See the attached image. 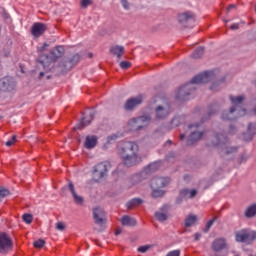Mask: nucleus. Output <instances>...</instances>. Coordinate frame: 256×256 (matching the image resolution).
Returning <instances> with one entry per match:
<instances>
[{
    "label": "nucleus",
    "mask_w": 256,
    "mask_h": 256,
    "mask_svg": "<svg viewBox=\"0 0 256 256\" xmlns=\"http://www.w3.org/2000/svg\"><path fill=\"white\" fill-rule=\"evenodd\" d=\"M244 215L247 219H252V217H255V215H256V204H252V205L248 206Z\"/></svg>",
    "instance_id": "29"
},
{
    "label": "nucleus",
    "mask_w": 256,
    "mask_h": 256,
    "mask_svg": "<svg viewBox=\"0 0 256 256\" xmlns=\"http://www.w3.org/2000/svg\"><path fill=\"white\" fill-rule=\"evenodd\" d=\"M179 195L185 199L187 197V195H189V189L185 188V189L180 190Z\"/></svg>",
    "instance_id": "45"
},
{
    "label": "nucleus",
    "mask_w": 256,
    "mask_h": 256,
    "mask_svg": "<svg viewBox=\"0 0 256 256\" xmlns=\"http://www.w3.org/2000/svg\"><path fill=\"white\" fill-rule=\"evenodd\" d=\"M178 21L184 27H191L195 23V14L192 12H184L178 15Z\"/></svg>",
    "instance_id": "13"
},
{
    "label": "nucleus",
    "mask_w": 256,
    "mask_h": 256,
    "mask_svg": "<svg viewBox=\"0 0 256 256\" xmlns=\"http://www.w3.org/2000/svg\"><path fill=\"white\" fill-rule=\"evenodd\" d=\"M229 143V138L225 134H214L209 147H219V145H227Z\"/></svg>",
    "instance_id": "15"
},
{
    "label": "nucleus",
    "mask_w": 256,
    "mask_h": 256,
    "mask_svg": "<svg viewBox=\"0 0 256 256\" xmlns=\"http://www.w3.org/2000/svg\"><path fill=\"white\" fill-rule=\"evenodd\" d=\"M121 3L124 9H129V2L127 0H121Z\"/></svg>",
    "instance_id": "50"
},
{
    "label": "nucleus",
    "mask_w": 256,
    "mask_h": 256,
    "mask_svg": "<svg viewBox=\"0 0 256 256\" xmlns=\"http://www.w3.org/2000/svg\"><path fill=\"white\" fill-rule=\"evenodd\" d=\"M141 103H143L142 94L136 97L129 98L124 104V109L125 111H133V109H135V107H139Z\"/></svg>",
    "instance_id": "14"
},
{
    "label": "nucleus",
    "mask_w": 256,
    "mask_h": 256,
    "mask_svg": "<svg viewBox=\"0 0 256 256\" xmlns=\"http://www.w3.org/2000/svg\"><path fill=\"white\" fill-rule=\"evenodd\" d=\"M117 151L125 167H135L143 162V157L139 154V144L136 142H122L119 144Z\"/></svg>",
    "instance_id": "1"
},
{
    "label": "nucleus",
    "mask_w": 256,
    "mask_h": 256,
    "mask_svg": "<svg viewBox=\"0 0 256 256\" xmlns=\"http://www.w3.org/2000/svg\"><path fill=\"white\" fill-rule=\"evenodd\" d=\"M121 69H124L125 71L131 67V62L129 61H122L120 62Z\"/></svg>",
    "instance_id": "40"
},
{
    "label": "nucleus",
    "mask_w": 256,
    "mask_h": 256,
    "mask_svg": "<svg viewBox=\"0 0 256 256\" xmlns=\"http://www.w3.org/2000/svg\"><path fill=\"white\" fill-rule=\"evenodd\" d=\"M183 139H185V134L180 135V141H183Z\"/></svg>",
    "instance_id": "59"
},
{
    "label": "nucleus",
    "mask_w": 256,
    "mask_h": 256,
    "mask_svg": "<svg viewBox=\"0 0 256 256\" xmlns=\"http://www.w3.org/2000/svg\"><path fill=\"white\" fill-rule=\"evenodd\" d=\"M247 159H249V156H247V154H241V156L237 160L238 165H241V163H246Z\"/></svg>",
    "instance_id": "39"
},
{
    "label": "nucleus",
    "mask_w": 256,
    "mask_h": 256,
    "mask_svg": "<svg viewBox=\"0 0 256 256\" xmlns=\"http://www.w3.org/2000/svg\"><path fill=\"white\" fill-rule=\"evenodd\" d=\"M230 133H235V126L234 125H230Z\"/></svg>",
    "instance_id": "54"
},
{
    "label": "nucleus",
    "mask_w": 256,
    "mask_h": 256,
    "mask_svg": "<svg viewBox=\"0 0 256 256\" xmlns=\"http://www.w3.org/2000/svg\"><path fill=\"white\" fill-rule=\"evenodd\" d=\"M213 78V71H206L194 76L191 81L179 88L176 94L178 101H187L191 92L195 91L193 85H201L203 83H209Z\"/></svg>",
    "instance_id": "2"
},
{
    "label": "nucleus",
    "mask_w": 256,
    "mask_h": 256,
    "mask_svg": "<svg viewBox=\"0 0 256 256\" xmlns=\"http://www.w3.org/2000/svg\"><path fill=\"white\" fill-rule=\"evenodd\" d=\"M155 171H157V163L150 164L144 171L132 175L130 183H132V185H139V183H142V181L147 179V175H149V173H155Z\"/></svg>",
    "instance_id": "7"
},
{
    "label": "nucleus",
    "mask_w": 256,
    "mask_h": 256,
    "mask_svg": "<svg viewBox=\"0 0 256 256\" xmlns=\"http://www.w3.org/2000/svg\"><path fill=\"white\" fill-rule=\"evenodd\" d=\"M148 249H151V246L149 245L140 246L138 248V253H147Z\"/></svg>",
    "instance_id": "42"
},
{
    "label": "nucleus",
    "mask_w": 256,
    "mask_h": 256,
    "mask_svg": "<svg viewBox=\"0 0 256 256\" xmlns=\"http://www.w3.org/2000/svg\"><path fill=\"white\" fill-rule=\"evenodd\" d=\"M212 249L215 253H219V251H223V249H227V240L224 238H217L212 242Z\"/></svg>",
    "instance_id": "18"
},
{
    "label": "nucleus",
    "mask_w": 256,
    "mask_h": 256,
    "mask_svg": "<svg viewBox=\"0 0 256 256\" xmlns=\"http://www.w3.org/2000/svg\"><path fill=\"white\" fill-rule=\"evenodd\" d=\"M188 195H189V199H194V197H197V190L193 189L189 191Z\"/></svg>",
    "instance_id": "47"
},
{
    "label": "nucleus",
    "mask_w": 256,
    "mask_h": 256,
    "mask_svg": "<svg viewBox=\"0 0 256 256\" xmlns=\"http://www.w3.org/2000/svg\"><path fill=\"white\" fill-rule=\"evenodd\" d=\"M15 141H17V136L16 135H13L11 140H8L5 145L6 147H12L15 143Z\"/></svg>",
    "instance_id": "41"
},
{
    "label": "nucleus",
    "mask_w": 256,
    "mask_h": 256,
    "mask_svg": "<svg viewBox=\"0 0 256 256\" xmlns=\"http://www.w3.org/2000/svg\"><path fill=\"white\" fill-rule=\"evenodd\" d=\"M183 199L185 198L179 194V196L176 198L177 205H181V203H183Z\"/></svg>",
    "instance_id": "49"
},
{
    "label": "nucleus",
    "mask_w": 256,
    "mask_h": 256,
    "mask_svg": "<svg viewBox=\"0 0 256 256\" xmlns=\"http://www.w3.org/2000/svg\"><path fill=\"white\" fill-rule=\"evenodd\" d=\"M108 171L107 163L101 162L94 167V177H96V179H103Z\"/></svg>",
    "instance_id": "17"
},
{
    "label": "nucleus",
    "mask_w": 256,
    "mask_h": 256,
    "mask_svg": "<svg viewBox=\"0 0 256 256\" xmlns=\"http://www.w3.org/2000/svg\"><path fill=\"white\" fill-rule=\"evenodd\" d=\"M152 197L154 199H159L165 195V191L161 190V188H152Z\"/></svg>",
    "instance_id": "32"
},
{
    "label": "nucleus",
    "mask_w": 256,
    "mask_h": 256,
    "mask_svg": "<svg viewBox=\"0 0 256 256\" xmlns=\"http://www.w3.org/2000/svg\"><path fill=\"white\" fill-rule=\"evenodd\" d=\"M56 229H58V231H65V224H63V222H57Z\"/></svg>",
    "instance_id": "46"
},
{
    "label": "nucleus",
    "mask_w": 256,
    "mask_h": 256,
    "mask_svg": "<svg viewBox=\"0 0 256 256\" xmlns=\"http://www.w3.org/2000/svg\"><path fill=\"white\" fill-rule=\"evenodd\" d=\"M166 256H181V250L170 251Z\"/></svg>",
    "instance_id": "44"
},
{
    "label": "nucleus",
    "mask_w": 256,
    "mask_h": 256,
    "mask_svg": "<svg viewBox=\"0 0 256 256\" xmlns=\"http://www.w3.org/2000/svg\"><path fill=\"white\" fill-rule=\"evenodd\" d=\"M22 219L24 223H27L28 225H31L33 223V215L32 214H23Z\"/></svg>",
    "instance_id": "34"
},
{
    "label": "nucleus",
    "mask_w": 256,
    "mask_h": 256,
    "mask_svg": "<svg viewBox=\"0 0 256 256\" xmlns=\"http://www.w3.org/2000/svg\"><path fill=\"white\" fill-rule=\"evenodd\" d=\"M169 178L163 177H154L150 182L151 189H163V187H167V184L170 183Z\"/></svg>",
    "instance_id": "16"
},
{
    "label": "nucleus",
    "mask_w": 256,
    "mask_h": 256,
    "mask_svg": "<svg viewBox=\"0 0 256 256\" xmlns=\"http://www.w3.org/2000/svg\"><path fill=\"white\" fill-rule=\"evenodd\" d=\"M193 127H195V129H199V127H201V123H196V124L188 125V129H190V130H192Z\"/></svg>",
    "instance_id": "48"
},
{
    "label": "nucleus",
    "mask_w": 256,
    "mask_h": 256,
    "mask_svg": "<svg viewBox=\"0 0 256 256\" xmlns=\"http://www.w3.org/2000/svg\"><path fill=\"white\" fill-rule=\"evenodd\" d=\"M44 76H45V72H40L38 79L41 80V79H43Z\"/></svg>",
    "instance_id": "55"
},
{
    "label": "nucleus",
    "mask_w": 256,
    "mask_h": 256,
    "mask_svg": "<svg viewBox=\"0 0 256 256\" xmlns=\"http://www.w3.org/2000/svg\"><path fill=\"white\" fill-rule=\"evenodd\" d=\"M47 47H49V45L47 43H44L40 48V53H43L45 49H47Z\"/></svg>",
    "instance_id": "52"
},
{
    "label": "nucleus",
    "mask_w": 256,
    "mask_h": 256,
    "mask_svg": "<svg viewBox=\"0 0 256 256\" xmlns=\"http://www.w3.org/2000/svg\"><path fill=\"white\" fill-rule=\"evenodd\" d=\"M215 221H217V216H215L212 220H209L207 222L206 227L204 229V233H209V229L213 227V223H215Z\"/></svg>",
    "instance_id": "36"
},
{
    "label": "nucleus",
    "mask_w": 256,
    "mask_h": 256,
    "mask_svg": "<svg viewBox=\"0 0 256 256\" xmlns=\"http://www.w3.org/2000/svg\"><path fill=\"white\" fill-rule=\"evenodd\" d=\"M155 113H156V119H158L159 121L163 119H167V117H169V109L163 106H158L155 109Z\"/></svg>",
    "instance_id": "24"
},
{
    "label": "nucleus",
    "mask_w": 256,
    "mask_h": 256,
    "mask_svg": "<svg viewBox=\"0 0 256 256\" xmlns=\"http://www.w3.org/2000/svg\"><path fill=\"white\" fill-rule=\"evenodd\" d=\"M47 24L43 22H35L31 27V35L34 39H39L42 35H45V31H47Z\"/></svg>",
    "instance_id": "12"
},
{
    "label": "nucleus",
    "mask_w": 256,
    "mask_h": 256,
    "mask_svg": "<svg viewBox=\"0 0 256 256\" xmlns=\"http://www.w3.org/2000/svg\"><path fill=\"white\" fill-rule=\"evenodd\" d=\"M92 1L91 0H81V6L83 7V9H87V7H89V5H92Z\"/></svg>",
    "instance_id": "43"
},
{
    "label": "nucleus",
    "mask_w": 256,
    "mask_h": 256,
    "mask_svg": "<svg viewBox=\"0 0 256 256\" xmlns=\"http://www.w3.org/2000/svg\"><path fill=\"white\" fill-rule=\"evenodd\" d=\"M93 119H95V112H90L89 118L87 119V117L83 116L81 121L75 126V129H85V127L91 125V121H93Z\"/></svg>",
    "instance_id": "20"
},
{
    "label": "nucleus",
    "mask_w": 256,
    "mask_h": 256,
    "mask_svg": "<svg viewBox=\"0 0 256 256\" xmlns=\"http://www.w3.org/2000/svg\"><path fill=\"white\" fill-rule=\"evenodd\" d=\"M215 113H217L215 106H210L209 111L207 113V117H203L201 120V123H205V121H207V119H209L210 117H213V115H215Z\"/></svg>",
    "instance_id": "33"
},
{
    "label": "nucleus",
    "mask_w": 256,
    "mask_h": 256,
    "mask_svg": "<svg viewBox=\"0 0 256 256\" xmlns=\"http://www.w3.org/2000/svg\"><path fill=\"white\" fill-rule=\"evenodd\" d=\"M143 203L141 198H133L132 200L127 202L128 209H135V207H139Z\"/></svg>",
    "instance_id": "30"
},
{
    "label": "nucleus",
    "mask_w": 256,
    "mask_h": 256,
    "mask_svg": "<svg viewBox=\"0 0 256 256\" xmlns=\"http://www.w3.org/2000/svg\"><path fill=\"white\" fill-rule=\"evenodd\" d=\"M121 223L124 227H135L137 220L129 215H124L121 218Z\"/></svg>",
    "instance_id": "25"
},
{
    "label": "nucleus",
    "mask_w": 256,
    "mask_h": 256,
    "mask_svg": "<svg viewBox=\"0 0 256 256\" xmlns=\"http://www.w3.org/2000/svg\"><path fill=\"white\" fill-rule=\"evenodd\" d=\"M110 52L112 53V55H116L118 59H121V57H123V54L125 53V47L116 45L110 49Z\"/></svg>",
    "instance_id": "28"
},
{
    "label": "nucleus",
    "mask_w": 256,
    "mask_h": 256,
    "mask_svg": "<svg viewBox=\"0 0 256 256\" xmlns=\"http://www.w3.org/2000/svg\"><path fill=\"white\" fill-rule=\"evenodd\" d=\"M13 249V240L7 232H0V253L7 255Z\"/></svg>",
    "instance_id": "8"
},
{
    "label": "nucleus",
    "mask_w": 256,
    "mask_h": 256,
    "mask_svg": "<svg viewBox=\"0 0 256 256\" xmlns=\"http://www.w3.org/2000/svg\"><path fill=\"white\" fill-rule=\"evenodd\" d=\"M80 59H81V56L79 54H74L68 60H64L60 62L59 69L61 73H67V71H71V69H73V66L79 63Z\"/></svg>",
    "instance_id": "10"
},
{
    "label": "nucleus",
    "mask_w": 256,
    "mask_h": 256,
    "mask_svg": "<svg viewBox=\"0 0 256 256\" xmlns=\"http://www.w3.org/2000/svg\"><path fill=\"white\" fill-rule=\"evenodd\" d=\"M201 137H203V132H199L195 130L192 131L187 139L186 145L188 146L195 145V143H197V141H199Z\"/></svg>",
    "instance_id": "21"
},
{
    "label": "nucleus",
    "mask_w": 256,
    "mask_h": 256,
    "mask_svg": "<svg viewBox=\"0 0 256 256\" xmlns=\"http://www.w3.org/2000/svg\"><path fill=\"white\" fill-rule=\"evenodd\" d=\"M65 54V48L63 46H57L50 51V56L47 54H41L37 58L38 67H42L46 73L52 71L53 63Z\"/></svg>",
    "instance_id": "4"
},
{
    "label": "nucleus",
    "mask_w": 256,
    "mask_h": 256,
    "mask_svg": "<svg viewBox=\"0 0 256 256\" xmlns=\"http://www.w3.org/2000/svg\"><path fill=\"white\" fill-rule=\"evenodd\" d=\"M68 191L72 194L76 205H81L83 203V197L77 195V192H75V185L71 181L68 182Z\"/></svg>",
    "instance_id": "22"
},
{
    "label": "nucleus",
    "mask_w": 256,
    "mask_h": 256,
    "mask_svg": "<svg viewBox=\"0 0 256 256\" xmlns=\"http://www.w3.org/2000/svg\"><path fill=\"white\" fill-rule=\"evenodd\" d=\"M93 219L95 225H99V227H103L105 223H107V214L105 210L101 207H96L93 209Z\"/></svg>",
    "instance_id": "11"
},
{
    "label": "nucleus",
    "mask_w": 256,
    "mask_h": 256,
    "mask_svg": "<svg viewBox=\"0 0 256 256\" xmlns=\"http://www.w3.org/2000/svg\"><path fill=\"white\" fill-rule=\"evenodd\" d=\"M215 87H217V84L216 83L212 84V86L210 87L211 91H215Z\"/></svg>",
    "instance_id": "57"
},
{
    "label": "nucleus",
    "mask_w": 256,
    "mask_h": 256,
    "mask_svg": "<svg viewBox=\"0 0 256 256\" xmlns=\"http://www.w3.org/2000/svg\"><path fill=\"white\" fill-rule=\"evenodd\" d=\"M203 53H205L204 47L197 48L191 55L192 59H201L203 57Z\"/></svg>",
    "instance_id": "31"
},
{
    "label": "nucleus",
    "mask_w": 256,
    "mask_h": 256,
    "mask_svg": "<svg viewBox=\"0 0 256 256\" xmlns=\"http://www.w3.org/2000/svg\"><path fill=\"white\" fill-rule=\"evenodd\" d=\"M256 239V231L251 229H241L235 232L236 243H253Z\"/></svg>",
    "instance_id": "6"
},
{
    "label": "nucleus",
    "mask_w": 256,
    "mask_h": 256,
    "mask_svg": "<svg viewBox=\"0 0 256 256\" xmlns=\"http://www.w3.org/2000/svg\"><path fill=\"white\" fill-rule=\"evenodd\" d=\"M230 29H232V31H237V29H239V24L237 23L232 24Z\"/></svg>",
    "instance_id": "51"
},
{
    "label": "nucleus",
    "mask_w": 256,
    "mask_h": 256,
    "mask_svg": "<svg viewBox=\"0 0 256 256\" xmlns=\"http://www.w3.org/2000/svg\"><path fill=\"white\" fill-rule=\"evenodd\" d=\"M239 151V147L233 146V147H226L225 153L226 155H231L232 153H237Z\"/></svg>",
    "instance_id": "37"
},
{
    "label": "nucleus",
    "mask_w": 256,
    "mask_h": 256,
    "mask_svg": "<svg viewBox=\"0 0 256 256\" xmlns=\"http://www.w3.org/2000/svg\"><path fill=\"white\" fill-rule=\"evenodd\" d=\"M97 146V136H86V140L84 143V147L86 149H93L94 147Z\"/></svg>",
    "instance_id": "26"
},
{
    "label": "nucleus",
    "mask_w": 256,
    "mask_h": 256,
    "mask_svg": "<svg viewBox=\"0 0 256 256\" xmlns=\"http://www.w3.org/2000/svg\"><path fill=\"white\" fill-rule=\"evenodd\" d=\"M9 195V190L0 187V201Z\"/></svg>",
    "instance_id": "38"
},
{
    "label": "nucleus",
    "mask_w": 256,
    "mask_h": 256,
    "mask_svg": "<svg viewBox=\"0 0 256 256\" xmlns=\"http://www.w3.org/2000/svg\"><path fill=\"white\" fill-rule=\"evenodd\" d=\"M256 135V123H249L247 133L244 134L245 141H252Z\"/></svg>",
    "instance_id": "23"
},
{
    "label": "nucleus",
    "mask_w": 256,
    "mask_h": 256,
    "mask_svg": "<svg viewBox=\"0 0 256 256\" xmlns=\"http://www.w3.org/2000/svg\"><path fill=\"white\" fill-rule=\"evenodd\" d=\"M160 211L162 212H155V218L160 223H163L164 221H167L169 219V216L167 215V212L169 211V205L165 204L160 208Z\"/></svg>",
    "instance_id": "19"
},
{
    "label": "nucleus",
    "mask_w": 256,
    "mask_h": 256,
    "mask_svg": "<svg viewBox=\"0 0 256 256\" xmlns=\"http://www.w3.org/2000/svg\"><path fill=\"white\" fill-rule=\"evenodd\" d=\"M115 235H121V229H116Z\"/></svg>",
    "instance_id": "58"
},
{
    "label": "nucleus",
    "mask_w": 256,
    "mask_h": 256,
    "mask_svg": "<svg viewBox=\"0 0 256 256\" xmlns=\"http://www.w3.org/2000/svg\"><path fill=\"white\" fill-rule=\"evenodd\" d=\"M231 9H235V5L231 4L228 6L227 11H231Z\"/></svg>",
    "instance_id": "56"
},
{
    "label": "nucleus",
    "mask_w": 256,
    "mask_h": 256,
    "mask_svg": "<svg viewBox=\"0 0 256 256\" xmlns=\"http://www.w3.org/2000/svg\"><path fill=\"white\" fill-rule=\"evenodd\" d=\"M168 143H170V144H171V140H168Z\"/></svg>",
    "instance_id": "64"
},
{
    "label": "nucleus",
    "mask_w": 256,
    "mask_h": 256,
    "mask_svg": "<svg viewBox=\"0 0 256 256\" xmlns=\"http://www.w3.org/2000/svg\"><path fill=\"white\" fill-rule=\"evenodd\" d=\"M199 239H201V234L200 233L194 234V240L199 241Z\"/></svg>",
    "instance_id": "53"
},
{
    "label": "nucleus",
    "mask_w": 256,
    "mask_h": 256,
    "mask_svg": "<svg viewBox=\"0 0 256 256\" xmlns=\"http://www.w3.org/2000/svg\"><path fill=\"white\" fill-rule=\"evenodd\" d=\"M16 87L17 83L13 77L6 76L0 79V91L3 93H11Z\"/></svg>",
    "instance_id": "9"
},
{
    "label": "nucleus",
    "mask_w": 256,
    "mask_h": 256,
    "mask_svg": "<svg viewBox=\"0 0 256 256\" xmlns=\"http://www.w3.org/2000/svg\"><path fill=\"white\" fill-rule=\"evenodd\" d=\"M249 256H256V254H255V255H253V254H250Z\"/></svg>",
    "instance_id": "63"
},
{
    "label": "nucleus",
    "mask_w": 256,
    "mask_h": 256,
    "mask_svg": "<svg viewBox=\"0 0 256 256\" xmlns=\"http://www.w3.org/2000/svg\"><path fill=\"white\" fill-rule=\"evenodd\" d=\"M88 57L91 59L93 57V54L89 53Z\"/></svg>",
    "instance_id": "60"
},
{
    "label": "nucleus",
    "mask_w": 256,
    "mask_h": 256,
    "mask_svg": "<svg viewBox=\"0 0 256 256\" xmlns=\"http://www.w3.org/2000/svg\"><path fill=\"white\" fill-rule=\"evenodd\" d=\"M96 245H99V241L98 240H96Z\"/></svg>",
    "instance_id": "62"
},
{
    "label": "nucleus",
    "mask_w": 256,
    "mask_h": 256,
    "mask_svg": "<svg viewBox=\"0 0 256 256\" xmlns=\"http://www.w3.org/2000/svg\"><path fill=\"white\" fill-rule=\"evenodd\" d=\"M149 123H151V116L142 115L135 118H131L128 121V128L130 131H141L145 129V127H149Z\"/></svg>",
    "instance_id": "5"
},
{
    "label": "nucleus",
    "mask_w": 256,
    "mask_h": 256,
    "mask_svg": "<svg viewBox=\"0 0 256 256\" xmlns=\"http://www.w3.org/2000/svg\"><path fill=\"white\" fill-rule=\"evenodd\" d=\"M230 102L232 103V107L229 111H224L221 115V119L223 121H235V119L239 117H243L247 110L242 108L243 102L245 101V96H229Z\"/></svg>",
    "instance_id": "3"
},
{
    "label": "nucleus",
    "mask_w": 256,
    "mask_h": 256,
    "mask_svg": "<svg viewBox=\"0 0 256 256\" xmlns=\"http://www.w3.org/2000/svg\"><path fill=\"white\" fill-rule=\"evenodd\" d=\"M197 223V215L190 214L184 220V227L189 228L193 227Z\"/></svg>",
    "instance_id": "27"
},
{
    "label": "nucleus",
    "mask_w": 256,
    "mask_h": 256,
    "mask_svg": "<svg viewBox=\"0 0 256 256\" xmlns=\"http://www.w3.org/2000/svg\"><path fill=\"white\" fill-rule=\"evenodd\" d=\"M188 177H189V176H184V180L187 181Z\"/></svg>",
    "instance_id": "61"
},
{
    "label": "nucleus",
    "mask_w": 256,
    "mask_h": 256,
    "mask_svg": "<svg viewBox=\"0 0 256 256\" xmlns=\"http://www.w3.org/2000/svg\"><path fill=\"white\" fill-rule=\"evenodd\" d=\"M33 246L35 247V249H43V247H45V240L43 239H39L34 241Z\"/></svg>",
    "instance_id": "35"
}]
</instances>
